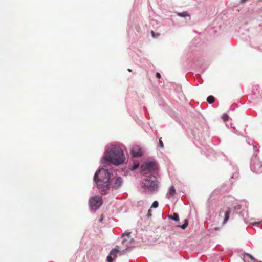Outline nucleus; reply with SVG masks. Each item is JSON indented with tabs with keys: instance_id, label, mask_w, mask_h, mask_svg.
<instances>
[{
	"instance_id": "c756f323",
	"label": "nucleus",
	"mask_w": 262,
	"mask_h": 262,
	"mask_svg": "<svg viewBox=\"0 0 262 262\" xmlns=\"http://www.w3.org/2000/svg\"><path fill=\"white\" fill-rule=\"evenodd\" d=\"M128 70L129 72H131V70H130V69H128Z\"/></svg>"
},
{
	"instance_id": "5701e85b",
	"label": "nucleus",
	"mask_w": 262,
	"mask_h": 262,
	"mask_svg": "<svg viewBox=\"0 0 262 262\" xmlns=\"http://www.w3.org/2000/svg\"><path fill=\"white\" fill-rule=\"evenodd\" d=\"M130 234V232H124V233H123L122 234V236L124 237L125 236H129V235Z\"/></svg>"
},
{
	"instance_id": "423d86ee",
	"label": "nucleus",
	"mask_w": 262,
	"mask_h": 262,
	"mask_svg": "<svg viewBox=\"0 0 262 262\" xmlns=\"http://www.w3.org/2000/svg\"><path fill=\"white\" fill-rule=\"evenodd\" d=\"M89 206L91 210L96 211L102 204V200L101 196H95L89 200Z\"/></svg>"
},
{
	"instance_id": "dca6fc26",
	"label": "nucleus",
	"mask_w": 262,
	"mask_h": 262,
	"mask_svg": "<svg viewBox=\"0 0 262 262\" xmlns=\"http://www.w3.org/2000/svg\"><path fill=\"white\" fill-rule=\"evenodd\" d=\"M253 150H254V156H257V153L259 152V148L257 147V145H253Z\"/></svg>"
},
{
	"instance_id": "39448f33",
	"label": "nucleus",
	"mask_w": 262,
	"mask_h": 262,
	"mask_svg": "<svg viewBox=\"0 0 262 262\" xmlns=\"http://www.w3.org/2000/svg\"><path fill=\"white\" fill-rule=\"evenodd\" d=\"M251 170L256 173L262 172V163L256 156H253L252 158L250 166Z\"/></svg>"
},
{
	"instance_id": "a211bd4d",
	"label": "nucleus",
	"mask_w": 262,
	"mask_h": 262,
	"mask_svg": "<svg viewBox=\"0 0 262 262\" xmlns=\"http://www.w3.org/2000/svg\"><path fill=\"white\" fill-rule=\"evenodd\" d=\"M158 146L161 148L163 149L164 148V144L162 141V138H160L159 139V144Z\"/></svg>"
},
{
	"instance_id": "b1692460",
	"label": "nucleus",
	"mask_w": 262,
	"mask_h": 262,
	"mask_svg": "<svg viewBox=\"0 0 262 262\" xmlns=\"http://www.w3.org/2000/svg\"><path fill=\"white\" fill-rule=\"evenodd\" d=\"M151 216V209H149L148 211L147 217H150Z\"/></svg>"
},
{
	"instance_id": "1a4fd4ad",
	"label": "nucleus",
	"mask_w": 262,
	"mask_h": 262,
	"mask_svg": "<svg viewBox=\"0 0 262 262\" xmlns=\"http://www.w3.org/2000/svg\"><path fill=\"white\" fill-rule=\"evenodd\" d=\"M123 182L122 178L120 177H118L115 179L114 182L112 184L111 187L115 189H118L121 187Z\"/></svg>"
},
{
	"instance_id": "a878e982",
	"label": "nucleus",
	"mask_w": 262,
	"mask_h": 262,
	"mask_svg": "<svg viewBox=\"0 0 262 262\" xmlns=\"http://www.w3.org/2000/svg\"><path fill=\"white\" fill-rule=\"evenodd\" d=\"M138 166H139V164L134 165L132 169L133 170L136 169V168H137L138 167Z\"/></svg>"
},
{
	"instance_id": "393cba45",
	"label": "nucleus",
	"mask_w": 262,
	"mask_h": 262,
	"mask_svg": "<svg viewBox=\"0 0 262 262\" xmlns=\"http://www.w3.org/2000/svg\"><path fill=\"white\" fill-rule=\"evenodd\" d=\"M156 77L158 78H161V75L159 73L157 72L156 73Z\"/></svg>"
},
{
	"instance_id": "f3484780",
	"label": "nucleus",
	"mask_w": 262,
	"mask_h": 262,
	"mask_svg": "<svg viewBox=\"0 0 262 262\" xmlns=\"http://www.w3.org/2000/svg\"><path fill=\"white\" fill-rule=\"evenodd\" d=\"M245 255L249 257L250 259L253 262H257V260L255 259L252 255L249 253H245Z\"/></svg>"
},
{
	"instance_id": "20e7f679",
	"label": "nucleus",
	"mask_w": 262,
	"mask_h": 262,
	"mask_svg": "<svg viewBox=\"0 0 262 262\" xmlns=\"http://www.w3.org/2000/svg\"><path fill=\"white\" fill-rule=\"evenodd\" d=\"M141 172L144 174L148 172L156 171L158 168V165L155 161L147 160L141 166Z\"/></svg>"
},
{
	"instance_id": "ddd939ff",
	"label": "nucleus",
	"mask_w": 262,
	"mask_h": 262,
	"mask_svg": "<svg viewBox=\"0 0 262 262\" xmlns=\"http://www.w3.org/2000/svg\"><path fill=\"white\" fill-rule=\"evenodd\" d=\"M168 217L175 221H178L179 220V215L176 213H174L172 215H170Z\"/></svg>"
},
{
	"instance_id": "7c9ffc66",
	"label": "nucleus",
	"mask_w": 262,
	"mask_h": 262,
	"mask_svg": "<svg viewBox=\"0 0 262 262\" xmlns=\"http://www.w3.org/2000/svg\"><path fill=\"white\" fill-rule=\"evenodd\" d=\"M259 262H262V261H259Z\"/></svg>"
},
{
	"instance_id": "aec40b11",
	"label": "nucleus",
	"mask_w": 262,
	"mask_h": 262,
	"mask_svg": "<svg viewBox=\"0 0 262 262\" xmlns=\"http://www.w3.org/2000/svg\"><path fill=\"white\" fill-rule=\"evenodd\" d=\"M221 119H222V120L223 121L226 122L227 120H228V119H229V116H221Z\"/></svg>"
},
{
	"instance_id": "bb28decb",
	"label": "nucleus",
	"mask_w": 262,
	"mask_h": 262,
	"mask_svg": "<svg viewBox=\"0 0 262 262\" xmlns=\"http://www.w3.org/2000/svg\"><path fill=\"white\" fill-rule=\"evenodd\" d=\"M126 239H123L122 241V242H121V243H122V244H125V243L126 242Z\"/></svg>"
},
{
	"instance_id": "7ed1b4c3",
	"label": "nucleus",
	"mask_w": 262,
	"mask_h": 262,
	"mask_svg": "<svg viewBox=\"0 0 262 262\" xmlns=\"http://www.w3.org/2000/svg\"><path fill=\"white\" fill-rule=\"evenodd\" d=\"M140 186L145 193L151 194L157 191L159 188V182L156 177L150 175L142 180Z\"/></svg>"
},
{
	"instance_id": "9d476101",
	"label": "nucleus",
	"mask_w": 262,
	"mask_h": 262,
	"mask_svg": "<svg viewBox=\"0 0 262 262\" xmlns=\"http://www.w3.org/2000/svg\"><path fill=\"white\" fill-rule=\"evenodd\" d=\"M176 194V189L173 186H170L169 188V189L168 190V192L166 194V198H170L171 196H173Z\"/></svg>"
},
{
	"instance_id": "9b49d317",
	"label": "nucleus",
	"mask_w": 262,
	"mask_h": 262,
	"mask_svg": "<svg viewBox=\"0 0 262 262\" xmlns=\"http://www.w3.org/2000/svg\"><path fill=\"white\" fill-rule=\"evenodd\" d=\"M133 249L132 247L126 246V248L121 251H119L120 255H123L126 254L127 252L130 251Z\"/></svg>"
},
{
	"instance_id": "6e6552de",
	"label": "nucleus",
	"mask_w": 262,
	"mask_h": 262,
	"mask_svg": "<svg viewBox=\"0 0 262 262\" xmlns=\"http://www.w3.org/2000/svg\"><path fill=\"white\" fill-rule=\"evenodd\" d=\"M131 154L134 157H140L142 156L143 152L141 148L139 146H134L131 150Z\"/></svg>"
},
{
	"instance_id": "2eb2a0df",
	"label": "nucleus",
	"mask_w": 262,
	"mask_h": 262,
	"mask_svg": "<svg viewBox=\"0 0 262 262\" xmlns=\"http://www.w3.org/2000/svg\"><path fill=\"white\" fill-rule=\"evenodd\" d=\"M214 100H215V99H214V97L212 96H209L207 98V101L209 104H212V103H213L214 102Z\"/></svg>"
},
{
	"instance_id": "f03ea898",
	"label": "nucleus",
	"mask_w": 262,
	"mask_h": 262,
	"mask_svg": "<svg viewBox=\"0 0 262 262\" xmlns=\"http://www.w3.org/2000/svg\"><path fill=\"white\" fill-rule=\"evenodd\" d=\"M111 175L108 170L104 168L98 169L94 174V181L102 194H106L109 189Z\"/></svg>"
},
{
	"instance_id": "f257e3e1",
	"label": "nucleus",
	"mask_w": 262,
	"mask_h": 262,
	"mask_svg": "<svg viewBox=\"0 0 262 262\" xmlns=\"http://www.w3.org/2000/svg\"><path fill=\"white\" fill-rule=\"evenodd\" d=\"M123 146L119 144H112L106 149L105 155L101 159V163L105 162L115 166L123 164L126 158L124 153Z\"/></svg>"
},
{
	"instance_id": "c85d7f7f",
	"label": "nucleus",
	"mask_w": 262,
	"mask_h": 262,
	"mask_svg": "<svg viewBox=\"0 0 262 262\" xmlns=\"http://www.w3.org/2000/svg\"><path fill=\"white\" fill-rule=\"evenodd\" d=\"M259 224V223H258V222H255V223H253V225H254V224Z\"/></svg>"
},
{
	"instance_id": "4be33fe9",
	"label": "nucleus",
	"mask_w": 262,
	"mask_h": 262,
	"mask_svg": "<svg viewBox=\"0 0 262 262\" xmlns=\"http://www.w3.org/2000/svg\"><path fill=\"white\" fill-rule=\"evenodd\" d=\"M178 15L180 16L185 17L186 16H187L188 15L186 12H183L182 13H179Z\"/></svg>"
},
{
	"instance_id": "cd10ccee",
	"label": "nucleus",
	"mask_w": 262,
	"mask_h": 262,
	"mask_svg": "<svg viewBox=\"0 0 262 262\" xmlns=\"http://www.w3.org/2000/svg\"><path fill=\"white\" fill-rule=\"evenodd\" d=\"M214 230H219V228H218V227L215 228Z\"/></svg>"
},
{
	"instance_id": "6ab92c4d",
	"label": "nucleus",
	"mask_w": 262,
	"mask_h": 262,
	"mask_svg": "<svg viewBox=\"0 0 262 262\" xmlns=\"http://www.w3.org/2000/svg\"><path fill=\"white\" fill-rule=\"evenodd\" d=\"M158 205H159V203L158 201H154V202L152 203L151 206V208H156L158 207Z\"/></svg>"
},
{
	"instance_id": "0eeeda50",
	"label": "nucleus",
	"mask_w": 262,
	"mask_h": 262,
	"mask_svg": "<svg viewBox=\"0 0 262 262\" xmlns=\"http://www.w3.org/2000/svg\"><path fill=\"white\" fill-rule=\"evenodd\" d=\"M119 246L117 245L111 250L106 258L107 262H113V259H115L117 258V255L119 252Z\"/></svg>"
},
{
	"instance_id": "f8f14e48",
	"label": "nucleus",
	"mask_w": 262,
	"mask_h": 262,
	"mask_svg": "<svg viewBox=\"0 0 262 262\" xmlns=\"http://www.w3.org/2000/svg\"><path fill=\"white\" fill-rule=\"evenodd\" d=\"M230 213V211L229 209H228V210H227L225 212V217H224V221L223 222V225L226 224L227 223V222L228 221L229 218Z\"/></svg>"
},
{
	"instance_id": "412c9836",
	"label": "nucleus",
	"mask_w": 262,
	"mask_h": 262,
	"mask_svg": "<svg viewBox=\"0 0 262 262\" xmlns=\"http://www.w3.org/2000/svg\"><path fill=\"white\" fill-rule=\"evenodd\" d=\"M151 33L153 37H157L160 35L159 33H155L153 31H151Z\"/></svg>"
},
{
	"instance_id": "4468645a",
	"label": "nucleus",
	"mask_w": 262,
	"mask_h": 262,
	"mask_svg": "<svg viewBox=\"0 0 262 262\" xmlns=\"http://www.w3.org/2000/svg\"><path fill=\"white\" fill-rule=\"evenodd\" d=\"M188 220L187 219H185L184 223L182 225L179 226L178 227L181 229H185L188 226Z\"/></svg>"
}]
</instances>
